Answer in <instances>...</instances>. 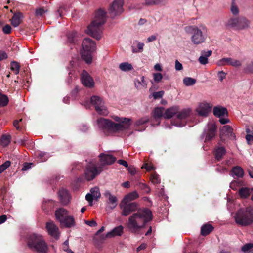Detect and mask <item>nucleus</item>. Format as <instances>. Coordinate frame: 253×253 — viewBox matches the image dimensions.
Masks as SVG:
<instances>
[{"mask_svg":"<svg viewBox=\"0 0 253 253\" xmlns=\"http://www.w3.org/2000/svg\"><path fill=\"white\" fill-rule=\"evenodd\" d=\"M213 229V227L211 225L206 224L201 227V234L203 236H206L211 232Z\"/></svg>","mask_w":253,"mask_h":253,"instance_id":"72a5a7b5","label":"nucleus"},{"mask_svg":"<svg viewBox=\"0 0 253 253\" xmlns=\"http://www.w3.org/2000/svg\"><path fill=\"white\" fill-rule=\"evenodd\" d=\"M138 197V194L136 191H133L126 195L121 201L132 203V201L136 199Z\"/></svg>","mask_w":253,"mask_h":253,"instance_id":"c756f323","label":"nucleus"},{"mask_svg":"<svg viewBox=\"0 0 253 253\" xmlns=\"http://www.w3.org/2000/svg\"><path fill=\"white\" fill-rule=\"evenodd\" d=\"M7 58V55L6 52L0 51V61L3 59H6Z\"/></svg>","mask_w":253,"mask_h":253,"instance_id":"774afa93","label":"nucleus"},{"mask_svg":"<svg viewBox=\"0 0 253 253\" xmlns=\"http://www.w3.org/2000/svg\"><path fill=\"white\" fill-rule=\"evenodd\" d=\"M150 180L151 182L154 184H157L160 182L159 176L155 172L151 175Z\"/></svg>","mask_w":253,"mask_h":253,"instance_id":"37998d69","label":"nucleus"},{"mask_svg":"<svg viewBox=\"0 0 253 253\" xmlns=\"http://www.w3.org/2000/svg\"><path fill=\"white\" fill-rule=\"evenodd\" d=\"M20 66L19 63L15 61L11 62V70L17 75L19 73Z\"/></svg>","mask_w":253,"mask_h":253,"instance_id":"ea45409f","label":"nucleus"},{"mask_svg":"<svg viewBox=\"0 0 253 253\" xmlns=\"http://www.w3.org/2000/svg\"><path fill=\"white\" fill-rule=\"evenodd\" d=\"M216 126L214 124H211L209 125L208 129L205 138L206 141H211L214 137L216 134Z\"/></svg>","mask_w":253,"mask_h":253,"instance_id":"412c9836","label":"nucleus"},{"mask_svg":"<svg viewBox=\"0 0 253 253\" xmlns=\"http://www.w3.org/2000/svg\"><path fill=\"white\" fill-rule=\"evenodd\" d=\"M245 72L248 73H253V62L249 64L244 69Z\"/></svg>","mask_w":253,"mask_h":253,"instance_id":"3c124183","label":"nucleus"},{"mask_svg":"<svg viewBox=\"0 0 253 253\" xmlns=\"http://www.w3.org/2000/svg\"><path fill=\"white\" fill-rule=\"evenodd\" d=\"M2 31L5 34H9L11 32V27L9 25L6 24L3 27Z\"/></svg>","mask_w":253,"mask_h":253,"instance_id":"5fc2aeb1","label":"nucleus"},{"mask_svg":"<svg viewBox=\"0 0 253 253\" xmlns=\"http://www.w3.org/2000/svg\"><path fill=\"white\" fill-rule=\"evenodd\" d=\"M252 190L247 187H242L239 190V194L241 197L245 198L250 195Z\"/></svg>","mask_w":253,"mask_h":253,"instance_id":"f704fd0d","label":"nucleus"},{"mask_svg":"<svg viewBox=\"0 0 253 253\" xmlns=\"http://www.w3.org/2000/svg\"><path fill=\"white\" fill-rule=\"evenodd\" d=\"M8 97L4 94H2L0 93V107H4L6 106L8 103Z\"/></svg>","mask_w":253,"mask_h":253,"instance_id":"58836bf2","label":"nucleus"},{"mask_svg":"<svg viewBox=\"0 0 253 253\" xmlns=\"http://www.w3.org/2000/svg\"><path fill=\"white\" fill-rule=\"evenodd\" d=\"M219 66L231 65L234 67H240L242 63L240 60L232 58H223L219 60L217 63Z\"/></svg>","mask_w":253,"mask_h":253,"instance_id":"4468645a","label":"nucleus"},{"mask_svg":"<svg viewBox=\"0 0 253 253\" xmlns=\"http://www.w3.org/2000/svg\"><path fill=\"white\" fill-rule=\"evenodd\" d=\"M47 9H44L43 7L36 9L35 11V16L38 18L42 17L43 15L47 12Z\"/></svg>","mask_w":253,"mask_h":253,"instance_id":"79ce46f5","label":"nucleus"},{"mask_svg":"<svg viewBox=\"0 0 253 253\" xmlns=\"http://www.w3.org/2000/svg\"><path fill=\"white\" fill-rule=\"evenodd\" d=\"M212 105L207 102H203L201 103L196 111L198 114L202 116H207L209 113L211 111Z\"/></svg>","mask_w":253,"mask_h":253,"instance_id":"dca6fc26","label":"nucleus"},{"mask_svg":"<svg viewBox=\"0 0 253 253\" xmlns=\"http://www.w3.org/2000/svg\"><path fill=\"white\" fill-rule=\"evenodd\" d=\"M164 110V108L163 107H157L153 111V117L156 122H158L157 125H159L160 123V119L163 116Z\"/></svg>","mask_w":253,"mask_h":253,"instance_id":"c85d7f7f","label":"nucleus"},{"mask_svg":"<svg viewBox=\"0 0 253 253\" xmlns=\"http://www.w3.org/2000/svg\"><path fill=\"white\" fill-rule=\"evenodd\" d=\"M75 224V221L73 216L68 215L67 217L60 223L61 226H64L67 228H71Z\"/></svg>","mask_w":253,"mask_h":253,"instance_id":"a878e982","label":"nucleus"},{"mask_svg":"<svg viewBox=\"0 0 253 253\" xmlns=\"http://www.w3.org/2000/svg\"><path fill=\"white\" fill-rule=\"evenodd\" d=\"M218 77L219 80L222 81L226 77V73L223 71H219L218 72Z\"/></svg>","mask_w":253,"mask_h":253,"instance_id":"e2e57ef3","label":"nucleus"},{"mask_svg":"<svg viewBox=\"0 0 253 253\" xmlns=\"http://www.w3.org/2000/svg\"><path fill=\"white\" fill-rule=\"evenodd\" d=\"M175 68L176 70L180 71L183 69V66L177 60L175 62Z\"/></svg>","mask_w":253,"mask_h":253,"instance_id":"052dcab7","label":"nucleus"},{"mask_svg":"<svg viewBox=\"0 0 253 253\" xmlns=\"http://www.w3.org/2000/svg\"><path fill=\"white\" fill-rule=\"evenodd\" d=\"M233 128L229 125L223 126L220 129V136L221 139L225 136L234 138L235 134L233 133Z\"/></svg>","mask_w":253,"mask_h":253,"instance_id":"aec40b11","label":"nucleus"},{"mask_svg":"<svg viewBox=\"0 0 253 253\" xmlns=\"http://www.w3.org/2000/svg\"><path fill=\"white\" fill-rule=\"evenodd\" d=\"M199 62L203 65H205L208 63V58L202 55L198 59Z\"/></svg>","mask_w":253,"mask_h":253,"instance_id":"13d9d810","label":"nucleus"},{"mask_svg":"<svg viewBox=\"0 0 253 253\" xmlns=\"http://www.w3.org/2000/svg\"><path fill=\"white\" fill-rule=\"evenodd\" d=\"M106 15V12L102 9L96 11L94 20L88 27L87 33L97 40H100L102 33L100 26L105 22Z\"/></svg>","mask_w":253,"mask_h":253,"instance_id":"7ed1b4c3","label":"nucleus"},{"mask_svg":"<svg viewBox=\"0 0 253 253\" xmlns=\"http://www.w3.org/2000/svg\"><path fill=\"white\" fill-rule=\"evenodd\" d=\"M90 101L99 114L104 116L108 115V111L101 98L98 96H93L91 97Z\"/></svg>","mask_w":253,"mask_h":253,"instance_id":"1a4fd4ad","label":"nucleus"},{"mask_svg":"<svg viewBox=\"0 0 253 253\" xmlns=\"http://www.w3.org/2000/svg\"><path fill=\"white\" fill-rule=\"evenodd\" d=\"M232 172L233 175L238 177H242L244 175V170L241 167L236 166L234 167L232 169Z\"/></svg>","mask_w":253,"mask_h":253,"instance_id":"c9c22d12","label":"nucleus"},{"mask_svg":"<svg viewBox=\"0 0 253 253\" xmlns=\"http://www.w3.org/2000/svg\"><path fill=\"white\" fill-rule=\"evenodd\" d=\"M120 207L122 210L121 215L126 216L131 213L135 211L138 208V204L135 202L127 203L121 201L120 203Z\"/></svg>","mask_w":253,"mask_h":253,"instance_id":"9d476101","label":"nucleus"},{"mask_svg":"<svg viewBox=\"0 0 253 253\" xmlns=\"http://www.w3.org/2000/svg\"><path fill=\"white\" fill-rule=\"evenodd\" d=\"M135 85L136 87L139 89L143 88H146L147 87V83L144 80V77L142 76L140 78V79H137L135 81Z\"/></svg>","mask_w":253,"mask_h":253,"instance_id":"473e14b6","label":"nucleus"},{"mask_svg":"<svg viewBox=\"0 0 253 253\" xmlns=\"http://www.w3.org/2000/svg\"><path fill=\"white\" fill-rule=\"evenodd\" d=\"M233 1H234V0H233V3L234 2ZM231 10L232 13L234 15H236V14H238V13H239V9H238L237 6L234 5L233 3L232 5Z\"/></svg>","mask_w":253,"mask_h":253,"instance_id":"bf43d9fd","label":"nucleus"},{"mask_svg":"<svg viewBox=\"0 0 253 253\" xmlns=\"http://www.w3.org/2000/svg\"><path fill=\"white\" fill-rule=\"evenodd\" d=\"M128 172L131 174V175H134L136 172V169L133 166H129L128 167Z\"/></svg>","mask_w":253,"mask_h":253,"instance_id":"69168bd1","label":"nucleus"},{"mask_svg":"<svg viewBox=\"0 0 253 253\" xmlns=\"http://www.w3.org/2000/svg\"><path fill=\"white\" fill-rule=\"evenodd\" d=\"M23 14L21 12H18L13 15L11 21V24L13 26L18 27L22 21Z\"/></svg>","mask_w":253,"mask_h":253,"instance_id":"bb28decb","label":"nucleus"},{"mask_svg":"<svg viewBox=\"0 0 253 253\" xmlns=\"http://www.w3.org/2000/svg\"><path fill=\"white\" fill-rule=\"evenodd\" d=\"M46 229L49 235L57 239L59 237L60 233L58 227L53 221H49L46 223Z\"/></svg>","mask_w":253,"mask_h":253,"instance_id":"ddd939ff","label":"nucleus"},{"mask_svg":"<svg viewBox=\"0 0 253 253\" xmlns=\"http://www.w3.org/2000/svg\"><path fill=\"white\" fill-rule=\"evenodd\" d=\"M161 0H145V3L147 5H153L159 3Z\"/></svg>","mask_w":253,"mask_h":253,"instance_id":"864d4df0","label":"nucleus"},{"mask_svg":"<svg viewBox=\"0 0 253 253\" xmlns=\"http://www.w3.org/2000/svg\"><path fill=\"white\" fill-rule=\"evenodd\" d=\"M253 248V243H247L243 246L241 248V250L243 252H247L250 251Z\"/></svg>","mask_w":253,"mask_h":253,"instance_id":"09e8293b","label":"nucleus"},{"mask_svg":"<svg viewBox=\"0 0 253 253\" xmlns=\"http://www.w3.org/2000/svg\"><path fill=\"white\" fill-rule=\"evenodd\" d=\"M96 50L95 42L89 38H86L82 42V50H81V56L82 59L89 64L92 62V54Z\"/></svg>","mask_w":253,"mask_h":253,"instance_id":"0eeeda50","label":"nucleus"},{"mask_svg":"<svg viewBox=\"0 0 253 253\" xmlns=\"http://www.w3.org/2000/svg\"><path fill=\"white\" fill-rule=\"evenodd\" d=\"M145 169L147 171H151L154 170L155 168L154 166L151 164H149L148 163L145 164L142 167V169Z\"/></svg>","mask_w":253,"mask_h":253,"instance_id":"6e6d98bb","label":"nucleus"},{"mask_svg":"<svg viewBox=\"0 0 253 253\" xmlns=\"http://www.w3.org/2000/svg\"><path fill=\"white\" fill-rule=\"evenodd\" d=\"M119 164L123 165V166L127 168L128 167V165L126 161L124 160H119L117 162Z\"/></svg>","mask_w":253,"mask_h":253,"instance_id":"338daca9","label":"nucleus"},{"mask_svg":"<svg viewBox=\"0 0 253 253\" xmlns=\"http://www.w3.org/2000/svg\"><path fill=\"white\" fill-rule=\"evenodd\" d=\"M11 165L10 161H6L3 164L0 166V173L3 172L7 168H8Z\"/></svg>","mask_w":253,"mask_h":253,"instance_id":"de8ad7c7","label":"nucleus"},{"mask_svg":"<svg viewBox=\"0 0 253 253\" xmlns=\"http://www.w3.org/2000/svg\"><path fill=\"white\" fill-rule=\"evenodd\" d=\"M183 82L186 86H191L196 83V80L190 77H186L183 79Z\"/></svg>","mask_w":253,"mask_h":253,"instance_id":"a19ab883","label":"nucleus"},{"mask_svg":"<svg viewBox=\"0 0 253 253\" xmlns=\"http://www.w3.org/2000/svg\"><path fill=\"white\" fill-rule=\"evenodd\" d=\"M164 93V92L163 91L155 92L152 94V96L155 99H159L162 97Z\"/></svg>","mask_w":253,"mask_h":253,"instance_id":"8fccbe9b","label":"nucleus"},{"mask_svg":"<svg viewBox=\"0 0 253 253\" xmlns=\"http://www.w3.org/2000/svg\"><path fill=\"white\" fill-rule=\"evenodd\" d=\"M191 110L190 109H184L180 112H178L177 114V118L180 120L186 119L191 114Z\"/></svg>","mask_w":253,"mask_h":253,"instance_id":"2f4dec72","label":"nucleus"},{"mask_svg":"<svg viewBox=\"0 0 253 253\" xmlns=\"http://www.w3.org/2000/svg\"><path fill=\"white\" fill-rule=\"evenodd\" d=\"M236 224L241 226H249L253 224V208L248 207L238 210L235 216Z\"/></svg>","mask_w":253,"mask_h":253,"instance_id":"20e7f679","label":"nucleus"},{"mask_svg":"<svg viewBox=\"0 0 253 253\" xmlns=\"http://www.w3.org/2000/svg\"><path fill=\"white\" fill-rule=\"evenodd\" d=\"M112 118L118 123H115L110 120L101 118L97 121L98 126L104 131L117 132L129 128L131 124V120L129 118H120L115 116H112Z\"/></svg>","mask_w":253,"mask_h":253,"instance_id":"f03ea898","label":"nucleus"},{"mask_svg":"<svg viewBox=\"0 0 253 253\" xmlns=\"http://www.w3.org/2000/svg\"><path fill=\"white\" fill-rule=\"evenodd\" d=\"M28 246L32 250L39 253H46L48 250L47 245L43 237L35 234L29 236Z\"/></svg>","mask_w":253,"mask_h":253,"instance_id":"39448f33","label":"nucleus"},{"mask_svg":"<svg viewBox=\"0 0 253 253\" xmlns=\"http://www.w3.org/2000/svg\"><path fill=\"white\" fill-rule=\"evenodd\" d=\"M81 81L84 85L91 87L94 85V81L91 77L84 70L81 75Z\"/></svg>","mask_w":253,"mask_h":253,"instance_id":"f3484780","label":"nucleus"},{"mask_svg":"<svg viewBox=\"0 0 253 253\" xmlns=\"http://www.w3.org/2000/svg\"><path fill=\"white\" fill-rule=\"evenodd\" d=\"M100 167L97 168L95 164L90 163L88 164L85 171V178L87 181H90L95 178L101 172Z\"/></svg>","mask_w":253,"mask_h":253,"instance_id":"9b49d317","label":"nucleus"},{"mask_svg":"<svg viewBox=\"0 0 253 253\" xmlns=\"http://www.w3.org/2000/svg\"><path fill=\"white\" fill-rule=\"evenodd\" d=\"M179 107L177 106H172L166 110L163 117L165 118L169 119L171 118L174 114L178 113L179 111Z\"/></svg>","mask_w":253,"mask_h":253,"instance_id":"5701e85b","label":"nucleus"},{"mask_svg":"<svg viewBox=\"0 0 253 253\" xmlns=\"http://www.w3.org/2000/svg\"><path fill=\"white\" fill-rule=\"evenodd\" d=\"M149 121V118L148 117H145L142 118L138 119L135 122L136 126H140L143 124H144L148 122Z\"/></svg>","mask_w":253,"mask_h":253,"instance_id":"49530a36","label":"nucleus"},{"mask_svg":"<svg viewBox=\"0 0 253 253\" xmlns=\"http://www.w3.org/2000/svg\"><path fill=\"white\" fill-rule=\"evenodd\" d=\"M152 213L149 209H140L128 217L127 227L132 233L139 232L147 222L152 220Z\"/></svg>","mask_w":253,"mask_h":253,"instance_id":"f257e3e1","label":"nucleus"},{"mask_svg":"<svg viewBox=\"0 0 253 253\" xmlns=\"http://www.w3.org/2000/svg\"><path fill=\"white\" fill-rule=\"evenodd\" d=\"M186 30L191 34V40L194 44L203 43L207 38L206 28L204 26H202L201 28L196 26H188Z\"/></svg>","mask_w":253,"mask_h":253,"instance_id":"423d86ee","label":"nucleus"},{"mask_svg":"<svg viewBox=\"0 0 253 253\" xmlns=\"http://www.w3.org/2000/svg\"><path fill=\"white\" fill-rule=\"evenodd\" d=\"M85 198L86 200L90 203V205L91 206L93 199H94V197L92 196V195L88 193L86 195Z\"/></svg>","mask_w":253,"mask_h":253,"instance_id":"680f3d73","label":"nucleus"},{"mask_svg":"<svg viewBox=\"0 0 253 253\" xmlns=\"http://www.w3.org/2000/svg\"><path fill=\"white\" fill-rule=\"evenodd\" d=\"M104 196L107 199L106 202L109 205L111 209L115 208L117 205V198L109 191H106L104 193Z\"/></svg>","mask_w":253,"mask_h":253,"instance_id":"a211bd4d","label":"nucleus"},{"mask_svg":"<svg viewBox=\"0 0 253 253\" xmlns=\"http://www.w3.org/2000/svg\"><path fill=\"white\" fill-rule=\"evenodd\" d=\"M144 43L138 42L137 43V48H134L133 46H132V51L133 53H137L139 52H141L143 51V47H144Z\"/></svg>","mask_w":253,"mask_h":253,"instance_id":"a18cd8bd","label":"nucleus"},{"mask_svg":"<svg viewBox=\"0 0 253 253\" xmlns=\"http://www.w3.org/2000/svg\"><path fill=\"white\" fill-rule=\"evenodd\" d=\"M100 165L102 166L105 165H111L114 163L116 158L112 155L105 153H101L99 155Z\"/></svg>","mask_w":253,"mask_h":253,"instance_id":"2eb2a0df","label":"nucleus"},{"mask_svg":"<svg viewBox=\"0 0 253 253\" xmlns=\"http://www.w3.org/2000/svg\"><path fill=\"white\" fill-rule=\"evenodd\" d=\"M123 232V227L121 225L115 227L112 231L107 233L104 236H103V239L107 238H110L115 236H120Z\"/></svg>","mask_w":253,"mask_h":253,"instance_id":"4be33fe9","label":"nucleus"},{"mask_svg":"<svg viewBox=\"0 0 253 253\" xmlns=\"http://www.w3.org/2000/svg\"><path fill=\"white\" fill-rule=\"evenodd\" d=\"M11 140L10 134H3L0 139V145L3 147H6L10 144Z\"/></svg>","mask_w":253,"mask_h":253,"instance_id":"7c9ffc66","label":"nucleus"},{"mask_svg":"<svg viewBox=\"0 0 253 253\" xmlns=\"http://www.w3.org/2000/svg\"><path fill=\"white\" fill-rule=\"evenodd\" d=\"M226 150L224 147L218 146L215 148V158L217 161L220 160L226 154Z\"/></svg>","mask_w":253,"mask_h":253,"instance_id":"cd10ccee","label":"nucleus"},{"mask_svg":"<svg viewBox=\"0 0 253 253\" xmlns=\"http://www.w3.org/2000/svg\"><path fill=\"white\" fill-rule=\"evenodd\" d=\"M119 68L123 71H129L133 69L131 64L128 62H124L119 65Z\"/></svg>","mask_w":253,"mask_h":253,"instance_id":"e433bc0d","label":"nucleus"},{"mask_svg":"<svg viewBox=\"0 0 253 253\" xmlns=\"http://www.w3.org/2000/svg\"><path fill=\"white\" fill-rule=\"evenodd\" d=\"M33 165L32 163H24L23 164V166L22 168V171H26L29 169L30 168H31V166Z\"/></svg>","mask_w":253,"mask_h":253,"instance_id":"4d7b16f0","label":"nucleus"},{"mask_svg":"<svg viewBox=\"0 0 253 253\" xmlns=\"http://www.w3.org/2000/svg\"><path fill=\"white\" fill-rule=\"evenodd\" d=\"M68 40L70 43H75L77 41L78 35L75 32H71L68 34Z\"/></svg>","mask_w":253,"mask_h":253,"instance_id":"4c0bfd02","label":"nucleus"},{"mask_svg":"<svg viewBox=\"0 0 253 253\" xmlns=\"http://www.w3.org/2000/svg\"><path fill=\"white\" fill-rule=\"evenodd\" d=\"M153 77L154 81L157 83H159L162 79L163 76L161 73H157L153 74Z\"/></svg>","mask_w":253,"mask_h":253,"instance_id":"603ef678","label":"nucleus"},{"mask_svg":"<svg viewBox=\"0 0 253 253\" xmlns=\"http://www.w3.org/2000/svg\"><path fill=\"white\" fill-rule=\"evenodd\" d=\"M68 215V211L63 208H60L57 209L55 211L56 219L59 221L60 223L62 222Z\"/></svg>","mask_w":253,"mask_h":253,"instance_id":"6ab92c4d","label":"nucleus"},{"mask_svg":"<svg viewBox=\"0 0 253 253\" xmlns=\"http://www.w3.org/2000/svg\"><path fill=\"white\" fill-rule=\"evenodd\" d=\"M246 139L249 144H251L252 142H253V135L247 134L246 136Z\"/></svg>","mask_w":253,"mask_h":253,"instance_id":"0e129e2a","label":"nucleus"},{"mask_svg":"<svg viewBox=\"0 0 253 253\" xmlns=\"http://www.w3.org/2000/svg\"><path fill=\"white\" fill-rule=\"evenodd\" d=\"M123 5V0H114L108 10L110 16L115 18L121 14L124 11Z\"/></svg>","mask_w":253,"mask_h":253,"instance_id":"f8f14e48","label":"nucleus"},{"mask_svg":"<svg viewBox=\"0 0 253 253\" xmlns=\"http://www.w3.org/2000/svg\"><path fill=\"white\" fill-rule=\"evenodd\" d=\"M58 194L61 202L63 205H67L69 202V195L68 191L65 189H61Z\"/></svg>","mask_w":253,"mask_h":253,"instance_id":"b1692460","label":"nucleus"},{"mask_svg":"<svg viewBox=\"0 0 253 253\" xmlns=\"http://www.w3.org/2000/svg\"><path fill=\"white\" fill-rule=\"evenodd\" d=\"M250 25V20L243 16L230 18L226 23L228 27L239 31L249 28Z\"/></svg>","mask_w":253,"mask_h":253,"instance_id":"6e6552de","label":"nucleus"},{"mask_svg":"<svg viewBox=\"0 0 253 253\" xmlns=\"http://www.w3.org/2000/svg\"><path fill=\"white\" fill-rule=\"evenodd\" d=\"M213 114L218 117H221L224 116L225 115H227L228 111L226 108L221 106L214 107L213 110Z\"/></svg>","mask_w":253,"mask_h":253,"instance_id":"393cba45","label":"nucleus"},{"mask_svg":"<svg viewBox=\"0 0 253 253\" xmlns=\"http://www.w3.org/2000/svg\"><path fill=\"white\" fill-rule=\"evenodd\" d=\"M91 194L92 195V196L94 199H97L100 198L101 194L99 192V189L98 187H94L92 188L90 190Z\"/></svg>","mask_w":253,"mask_h":253,"instance_id":"c03bdc74","label":"nucleus"}]
</instances>
